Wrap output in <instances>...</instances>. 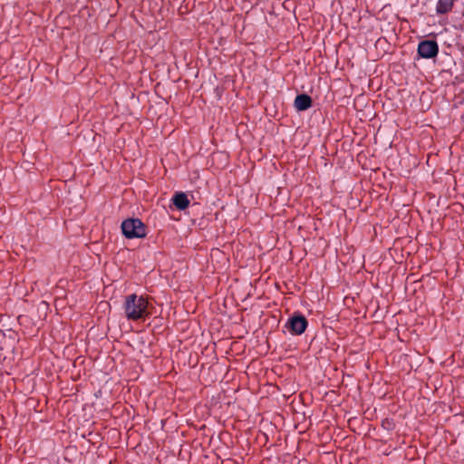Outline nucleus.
Masks as SVG:
<instances>
[{
    "instance_id": "obj_3",
    "label": "nucleus",
    "mask_w": 464,
    "mask_h": 464,
    "mask_svg": "<svg viewBox=\"0 0 464 464\" xmlns=\"http://www.w3.org/2000/svg\"><path fill=\"white\" fill-rule=\"evenodd\" d=\"M308 326V321L304 315L300 313L293 314L285 324V327L293 335H301Z\"/></svg>"
},
{
    "instance_id": "obj_7",
    "label": "nucleus",
    "mask_w": 464,
    "mask_h": 464,
    "mask_svg": "<svg viewBox=\"0 0 464 464\" xmlns=\"http://www.w3.org/2000/svg\"><path fill=\"white\" fill-rule=\"evenodd\" d=\"M455 0H438L436 4V14H447L453 9Z\"/></svg>"
},
{
    "instance_id": "obj_1",
    "label": "nucleus",
    "mask_w": 464,
    "mask_h": 464,
    "mask_svg": "<svg viewBox=\"0 0 464 464\" xmlns=\"http://www.w3.org/2000/svg\"><path fill=\"white\" fill-rule=\"evenodd\" d=\"M123 309L128 320L138 321L150 316L149 301L144 295L130 294L125 296Z\"/></svg>"
},
{
    "instance_id": "obj_4",
    "label": "nucleus",
    "mask_w": 464,
    "mask_h": 464,
    "mask_svg": "<svg viewBox=\"0 0 464 464\" xmlns=\"http://www.w3.org/2000/svg\"><path fill=\"white\" fill-rule=\"evenodd\" d=\"M417 52L421 58H435L439 53V44L435 40H423L419 43Z\"/></svg>"
},
{
    "instance_id": "obj_2",
    "label": "nucleus",
    "mask_w": 464,
    "mask_h": 464,
    "mask_svg": "<svg viewBox=\"0 0 464 464\" xmlns=\"http://www.w3.org/2000/svg\"><path fill=\"white\" fill-rule=\"evenodd\" d=\"M121 231L127 238L146 237V226L139 218H128L121 223Z\"/></svg>"
},
{
    "instance_id": "obj_5",
    "label": "nucleus",
    "mask_w": 464,
    "mask_h": 464,
    "mask_svg": "<svg viewBox=\"0 0 464 464\" xmlns=\"http://www.w3.org/2000/svg\"><path fill=\"white\" fill-rule=\"evenodd\" d=\"M313 100L306 93L298 94L294 102L295 108L299 111H304L312 107Z\"/></svg>"
},
{
    "instance_id": "obj_8",
    "label": "nucleus",
    "mask_w": 464,
    "mask_h": 464,
    "mask_svg": "<svg viewBox=\"0 0 464 464\" xmlns=\"http://www.w3.org/2000/svg\"><path fill=\"white\" fill-rule=\"evenodd\" d=\"M382 426L384 428V429H387V430H392V427H393V423L392 420H390L389 419H385L382 420Z\"/></svg>"
},
{
    "instance_id": "obj_6",
    "label": "nucleus",
    "mask_w": 464,
    "mask_h": 464,
    "mask_svg": "<svg viewBox=\"0 0 464 464\" xmlns=\"http://www.w3.org/2000/svg\"><path fill=\"white\" fill-rule=\"evenodd\" d=\"M171 200L179 210H185L189 206V200L184 192L175 193Z\"/></svg>"
}]
</instances>
